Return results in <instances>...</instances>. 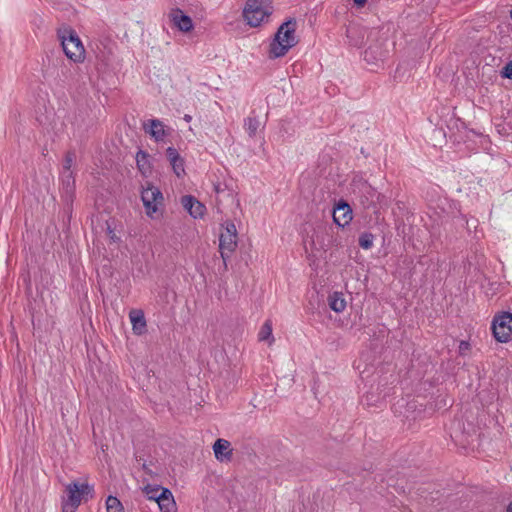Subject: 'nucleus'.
Segmentation results:
<instances>
[{
    "instance_id": "obj_1",
    "label": "nucleus",
    "mask_w": 512,
    "mask_h": 512,
    "mask_svg": "<svg viewBox=\"0 0 512 512\" xmlns=\"http://www.w3.org/2000/svg\"><path fill=\"white\" fill-rule=\"evenodd\" d=\"M297 21L295 18H288L284 21L276 33L269 46V58L276 59L286 55V53L299 42L295 32Z\"/></svg>"
},
{
    "instance_id": "obj_2",
    "label": "nucleus",
    "mask_w": 512,
    "mask_h": 512,
    "mask_svg": "<svg viewBox=\"0 0 512 512\" xmlns=\"http://www.w3.org/2000/svg\"><path fill=\"white\" fill-rule=\"evenodd\" d=\"M67 497L62 500V512H75L81 501L94 495V487L88 483L73 481L66 486Z\"/></svg>"
},
{
    "instance_id": "obj_3",
    "label": "nucleus",
    "mask_w": 512,
    "mask_h": 512,
    "mask_svg": "<svg viewBox=\"0 0 512 512\" xmlns=\"http://www.w3.org/2000/svg\"><path fill=\"white\" fill-rule=\"evenodd\" d=\"M58 37L67 58L75 63L81 62L84 59L85 49L75 30L72 28L59 30Z\"/></svg>"
},
{
    "instance_id": "obj_4",
    "label": "nucleus",
    "mask_w": 512,
    "mask_h": 512,
    "mask_svg": "<svg viewBox=\"0 0 512 512\" xmlns=\"http://www.w3.org/2000/svg\"><path fill=\"white\" fill-rule=\"evenodd\" d=\"M141 200L146 214L150 218H154L153 215L159 211V207L163 206L164 203L161 190L149 181L146 182V186H142Z\"/></svg>"
},
{
    "instance_id": "obj_5",
    "label": "nucleus",
    "mask_w": 512,
    "mask_h": 512,
    "mask_svg": "<svg viewBox=\"0 0 512 512\" xmlns=\"http://www.w3.org/2000/svg\"><path fill=\"white\" fill-rule=\"evenodd\" d=\"M264 0H249L243 10V16L251 27L259 26L272 14V7L264 5Z\"/></svg>"
},
{
    "instance_id": "obj_6",
    "label": "nucleus",
    "mask_w": 512,
    "mask_h": 512,
    "mask_svg": "<svg viewBox=\"0 0 512 512\" xmlns=\"http://www.w3.org/2000/svg\"><path fill=\"white\" fill-rule=\"evenodd\" d=\"M491 330L496 341L507 343L512 340V313L501 312L494 316Z\"/></svg>"
},
{
    "instance_id": "obj_7",
    "label": "nucleus",
    "mask_w": 512,
    "mask_h": 512,
    "mask_svg": "<svg viewBox=\"0 0 512 512\" xmlns=\"http://www.w3.org/2000/svg\"><path fill=\"white\" fill-rule=\"evenodd\" d=\"M332 217L337 226L344 228L352 220L350 205L343 199L339 200L334 206Z\"/></svg>"
},
{
    "instance_id": "obj_8",
    "label": "nucleus",
    "mask_w": 512,
    "mask_h": 512,
    "mask_svg": "<svg viewBox=\"0 0 512 512\" xmlns=\"http://www.w3.org/2000/svg\"><path fill=\"white\" fill-rule=\"evenodd\" d=\"M332 230V227L327 226H318L317 229L314 230V234L311 237L310 245L311 249L314 250H326L332 243V236H330L329 231Z\"/></svg>"
},
{
    "instance_id": "obj_9",
    "label": "nucleus",
    "mask_w": 512,
    "mask_h": 512,
    "mask_svg": "<svg viewBox=\"0 0 512 512\" xmlns=\"http://www.w3.org/2000/svg\"><path fill=\"white\" fill-rule=\"evenodd\" d=\"M169 17L173 25L181 32H190L193 28L192 18L185 14L180 8H174L169 13Z\"/></svg>"
},
{
    "instance_id": "obj_10",
    "label": "nucleus",
    "mask_w": 512,
    "mask_h": 512,
    "mask_svg": "<svg viewBox=\"0 0 512 512\" xmlns=\"http://www.w3.org/2000/svg\"><path fill=\"white\" fill-rule=\"evenodd\" d=\"M183 207L194 219L202 218L205 214L206 207L192 195H185L181 199Z\"/></svg>"
},
{
    "instance_id": "obj_11",
    "label": "nucleus",
    "mask_w": 512,
    "mask_h": 512,
    "mask_svg": "<svg viewBox=\"0 0 512 512\" xmlns=\"http://www.w3.org/2000/svg\"><path fill=\"white\" fill-rule=\"evenodd\" d=\"M158 501L155 505L161 512H177L176 502L172 492L168 488H162V491L156 497Z\"/></svg>"
},
{
    "instance_id": "obj_12",
    "label": "nucleus",
    "mask_w": 512,
    "mask_h": 512,
    "mask_svg": "<svg viewBox=\"0 0 512 512\" xmlns=\"http://www.w3.org/2000/svg\"><path fill=\"white\" fill-rule=\"evenodd\" d=\"M62 198L67 204H72L75 197V177L73 172L62 175Z\"/></svg>"
},
{
    "instance_id": "obj_13",
    "label": "nucleus",
    "mask_w": 512,
    "mask_h": 512,
    "mask_svg": "<svg viewBox=\"0 0 512 512\" xmlns=\"http://www.w3.org/2000/svg\"><path fill=\"white\" fill-rule=\"evenodd\" d=\"M219 242L220 254L223 259V267L224 270H227V260L237 247V238L227 237L220 234Z\"/></svg>"
},
{
    "instance_id": "obj_14",
    "label": "nucleus",
    "mask_w": 512,
    "mask_h": 512,
    "mask_svg": "<svg viewBox=\"0 0 512 512\" xmlns=\"http://www.w3.org/2000/svg\"><path fill=\"white\" fill-rule=\"evenodd\" d=\"M143 128L155 141H163L167 136V132L164 129V124L159 119H150L147 123H144Z\"/></svg>"
},
{
    "instance_id": "obj_15",
    "label": "nucleus",
    "mask_w": 512,
    "mask_h": 512,
    "mask_svg": "<svg viewBox=\"0 0 512 512\" xmlns=\"http://www.w3.org/2000/svg\"><path fill=\"white\" fill-rule=\"evenodd\" d=\"M360 191L362 193L360 196L361 204L366 208L375 207L380 199V194L367 182L362 184Z\"/></svg>"
},
{
    "instance_id": "obj_16",
    "label": "nucleus",
    "mask_w": 512,
    "mask_h": 512,
    "mask_svg": "<svg viewBox=\"0 0 512 512\" xmlns=\"http://www.w3.org/2000/svg\"><path fill=\"white\" fill-rule=\"evenodd\" d=\"M231 443L223 438H218L213 444L215 458L219 461H230L232 459Z\"/></svg>"
},
{
    "instance_id": "obj_17",
    "label": "nucleus",
    "mask_w": 512,
    "mask_h": 512,
    "mask_svg": "<svg viewBox=\"0 0 512 512\" xmlns=\"http://www.w3.org/2000/svg\"><path fill=\"white\" fill-rule=\"evenodd\" d=\"M132 323V330L136 335H142L146 332V319L142 310L133 309L129 313Z\"/></svg>"
},
{
    "instance_id": "obj_18",
    "label": "nucleus",
    "mask_w": 512,
    "mask_h": 512,
    "mask_svg": "<svg viewBox=\"0 0 512 512\" xmlns=\"http://www.w3.org/2000/svg\"><path fill=\"white\" fill-rule=\"evenodd\" d=\"M388 54L389 51L387 49H382L378 44H372L364 51V59L368 63L384 61Z\"/></svg>"
},
{
    "instance_id": "obj_19",
    "label": "nucleus",
    "mask_w": 512,
    "mask_h": 512,
    "mask_svg": "<svg viewBox=\"0 0 512 512\" xmlns=\"http://www.w3.org/2000/svg\"><path fill=\"white\" fill-rule=\"evenodd\" d=\"M149 158L150 155L142 149H139L136 153L137 168L143 176H148L151 173L152 167Z\"/></svg>"
},
{
    "instance_id": "obj_20",
    "label": "nucleus",
    "mask_w": 512,
    "mask_h": 512,
    "mask_svg": "<svg viewBox=\"0 0 512 512\" xmlns=\"http://www.w3.org/2000/svg\"><path fill=\"white\" fill-rule=\"evenodd\" d=\"M328 304L331 310L340 313L346 307V301L343 298V294L340 292H334L328 296Z\"/></svg>"
},
{
    "instance_id": "obj_21",
    "label": "nucleus",
    "mask_w": 512,
    "mask_h": 512,
    "mask_svg": "<svg viewBox=\"0 0 512 512\" xmlns=\"http://www.w3.org/2000/svg\"><path fill=\"white\" fill-rule=\"evenodd\" d=\"M258 339L259 341H267L269 344L274 341V337L272 335V323L270 320L265 321L262 325L258 334Z\"/></svg>"
},
{
    "instance_id": "obj_22",
    "label": "nucleus",
    "mask_w": 512,
    "mask_h": 512,
    "mask_svg": "<svg viewBox=\"0 0 512 512\" xmlns=\"http://www.w3.org/2000/svg\"><path fill=\"white\" fill-rule=\"evenodd\" d=\"M107 512H124L121 501L115 496H108L106 499Z\"/></svg>"
},
{
    "instance_id": "obj_23",
    "label": "nucleus",
    "mask_w": 512,
    "mask_h": 512,
    "mask_svg": "<svg viewBox=\"0 0 512 512\" xmlns=\"http://www.w3.org/2000/svg\"><path fill=\"white\" fill-rule=\"evenodd\" d=\"M162 488L163 487L160 486V485H150V484H148V485H146L144 487L143 490H144V492H145V494L147 496V499L149 501H151L153 504H155L158 501V499L156 497L162 491Z\"/></svg>"
},
{
    "instance_id": "obj_24",
    "label": "nucleus",
    "mask_w": 512,
    "mask_h": 512,
    "mask_svg": "<svg viewBox=\"0 0 512 512\" xmlns=\"http://www.w3.org/2000/svg\"><path fill=\"white\" fill-rule=\"evenodd\" d=\"M245 129L248 132L250 137H254L256 135V132L260 126V122L256 117H248L245 120Z\"/></svg>"
},
{
    "instance_id": "obj_25",
    "label": "nucleus",
    "mask_w": 512,
    "mask_h": 512,
    "mask_svg": "<svg viewBox=\"0 0 512 512\" xmlns=\"http://www.w3.org/2000/svg\"><path fill=\"white\" fill-rule=\"evenodd\" d=\"M374 235L370 232L360 234L358 244L362 249L368 250L373 246Z\"/></svg>"
},
{
    "instance_id": "obj_26",
    "label": "nucleus",
    "mask_w": 512,
    "mask_h": 512,
    "mask_svg": "<svg viewBox=\"0 0 512 512\" xmlns=\"http://www.w3.org/2000/svg\"><path fill=\"white\" fill-rule=\"evenodd\" d=\"M76 158V155L74 152L72 151H68L65 155V160H64V164H63V173H69V172H72L71 171V166H72V163L74 161V159Z\"/></svg>"
},
{
    "instance_id": "obj_27",
    "label": "nucleus",
    "mask_w": 512,
    "mask_h": 512,
    "mask_svg": "<svg viewBox=\"0 0 512 512\" xmlns=\"http://www.w3.org/2000/svg\"><path fill=\"white\" fill-rule=\"evenodd\" d=\"M225 227V232H222L221 234L227 237L237 238V230L236 226L233 222H225L223 225Z\"/></svg>"
},
{
    "instance_id": "obj_28",
    "label": "nucleus",
    "mask_w": 512,
    "mask_h": 512,
    "mask_svg": "<svg viewBox=\"0 0 512 512\" xmlns=\"http://www.w3.org/2000/svg\"><path fill=\"white\" fill-rule=\"evenodd\" d=\"M170 164L172 165L174 173L180 177L181 173H184V160L182 157H180L179 161H171Z\"/></svg>"
},
{
    "instance_id": "obj_29",
    "label": "nucleus",
    "mask_w": 512,
    "mask_h": 512,
    "mask_svg": "<svg viewBox=\"0 0 512 512\" xmlns=\"http://www.w3.org/2000/svg\"><path fill=\"white\" fill-rule=\"evenodd\" d=\"M500 76L504 79L512 80V60L508 61L500 71Z\"/></svg>"
},
{
    "instance_id": "obj_30",
    "label": "nucleus",
    "mask_w": 512,
    "mask_h": 512,
    "mask_svg": "<svg viewBox=\"0 0 512 512\" xmlns=\"http://www.w3.org/2000/svg\"><path fill=\"white\" fill-rule=\"evenodd\" d=\"M166 156L168 158V160L171 162L172 160L173 161H179L180 160V155L178 153V151L174 148V147H168L166 149Z\"/></svg>"
},
{
    "instance_id": "obj_31",
    "label": "nucleus",
    "mask_w": 512,
    "mask_h": 512,
    "mask_svg": "<svg viewBox=\"0 0 512 512\" xmlns=\"http://www.w3.org/2000/svg\"><path fill=\"white\" fill-rule=\"evenodd\" d=\"M140 469H142L145 474L147 475H153V472L152 470L148 467V465L146 464V462H142L141 463V466L139 467Z\"/></svg>"
},
{
    "instance_id": "obj_32",
    "label": "nucleus",
    "mask_w": 512,
    "mask_h": 512,
    "mask_svg": "<svg viewBox=\"0 0 512 512\" xmlns=\"http://www.w3.org/2000/svg\"><path fill=\"white\" fill-rule=\"evenodd\" d=\"M134 457H135V461L137 463V465L140 467L141 466V463L142 462H146L143 455L139 454L138 452H136L134 454Z\"/></svg>"
},
{
    "instance_id": "obj_33",
    "label": "nucleus",
    "mask_w": 512,
    "mask_h": 512,
    "mask_svg": "<svg viewBox=\"0 0 512 512\" xmlns=\"http://www.w3.org/2000/svg\"><path fill=\"white\" fill-rule=\"evenodd\" d=\"M368 0H353V4L357 8H363Z\"/></svg>"
},
{
    "instance_id": "obj_34",
    "label": "nucleus",
    "mask_w": 512,
    "mask_h": 512,
    "mask_svg": "<svg viewBox=\"0 0 512 512\" xmlns=\"http://www.w3.org/2000/svg\"><path fill=\"white\" fill-rule=\"evenodd\" d=\"M468 346H469V344H468L467 342L462 341V342L460 343V346H459L460 351L462 352L464 349H467V348H468Z\"/></svg>"
},
{
    "instance_id": "obj_35",
    "label": "nucleus",
    "mask_w": 512,
    "mask_h": 512,
    "mask_svg": "<svg viewBox=\"0 0 512 512\" xmlns=\"http://www.w3.org/2000/svg\"><path fill=\"white\" fill-rule=\"evenodd\" d=\"M187 123H189L192 120V116L189 114H185L183 118Z\"/></svg>"
},
{
    "instance_id": "obj_36",
    "label": "nucleus",
    "mask_w": 512,
    "mask_h": 512,
    "mask_svg": "<svg viewBox=\"0 0 512 512\" xmlns=\"http://www.w3.org/2000/svg\"><path fill=\"white\" fill-rule=\"evenodd\" d=\"M506 511L512 512V501L508 504Z\"/></svg>"
},
{
    "instance_id": "obj_37",
    "label": "nucleus",
    "mask_w": 512,
    "mask_h": 512,
    "mask_svg": "<svg viewBox=\"0 0 512 512\" xmlns=\"http://www.w3.org/2000/svg\"><path fill=\"white\" fill-rule=\"evenodd\" d=\"M108 229H109V233H111V234H112L111 239H112V240H115V238H116L115 234H114V233H113V231L110 229V227H109Z\"/></svg>"
},
{
    "instance_id": "obj_38",
    "label": "nucleus",
    "mask_w": 512,
    "mask_h": 512,
    "mask_svg": "<svg viewBox=\"0 0 512 512\" xmlns=\"http://www.w3.org/2000/svg\"><path fill=\"white\" fill-rule=\"evenodd\" d=\"M215 191H216L217 193H219L220 191H222V190H221V188H220V185H219V184L215 186Z\"/></svg>"
},
{
    "instance_id": "obj_39",
    "label": "nucleus",
    "mask_w": 512,
    "mask_h": 512,
    "mask_svg": "<svg viewBox=\"0 0 512 512\" xmlns=\"http://www.w3.org/2000/svg\"><path fill=\"white\" fill-rule=\"evenodd\" d=\"M510 17H511V19H512V9L510 10Z\"/></svg>"
}]
</instances>
